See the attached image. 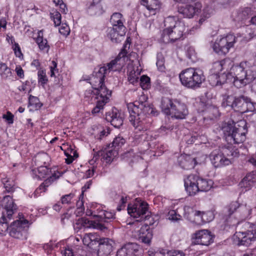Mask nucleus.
Wrapping results in <instances>:
<instances>
[{"label": "nucleus", "instance_id": "nucleus-1", "mask_svg": "<svg viewBox=\"0 0 256 256\" xmlns=\"http://www.w3.org/2000/svg\"><path fill=\"white\" fill-rule=\"evenodd\" d=\"M230 70L228 72H223L220 76L223 80H218L217 84H224L226 80L232 82L234 85L238 88H242L250 84L255 78V73L250 68L248 62H241L239 64L233 65L230 62Z\"/></svg>", "mask_w": 256, "mask_h": 256}, {"label": "nucleus", "instance_id": "nucleus-2", "mask_svg": "<svg viewBox=\"0 0 256 256\" xmlns=\"http://www.w3.org/2000/svg\"><path fill=\"white\" fill-rule=\"evenodd\" d=\"M147 99V96L142 92L137 100L127 104L129 120L139 131H146L150 128V122L146 120L145 115L150 111L152 112L153 108L148 105Z\"/></svg>", "mask_w": 256, "mask_h": 256}, {"label": "nucleus", "instance_id": "nucleus-3", "mask_svg": "<svg viewBox=\"0 0 256 256\" xmlns=\"http://www.w3.org/2000/svg\"><path fill=\"white\" fill-rule=\"evenodd\" d=\"M164 24L165 28L162 32L161 40L164 43L174 42L180 39L185 34L184 22L176 16L166 18Z\"/></svg>", "mask_w": 256, "mask_h": 256}, {"label": "nucleus", "instance_id": "nucleus-4", "mask_svg": "<svg viewBox=\"0 0 256 256\" xmlns=\"http://www.w3.org/2000/svg\"><path fill=\"white\" fill-rule=\"evenodd\" d=\"M179 78L182 86L192 90L200 88L206 79L202 70L192 68L182 70L179 74Z\"/></svg>", "mask_w": 256, "mask_h": 256}, {"label": "nucleus", "instance_id": "nucleus-5", "mask_svg": "<svg viewBox=\"0 0 256 256\" xmlns=\"http://www.w3.org/2000/svg\"><path fill=\"white\" fill-rule=\"evenodd\" d=\"M162 112L166 115L171 116L176 119H184L188 114L186 105L176 100L163 98L161 102Z\"/></svg>", "mask_w": 256, "mask_h": 256}, {"label": "nucleus", "instance_id": "nucleus-6", "mask_svg": "<svg viewBox=\"0 0 256 256\" xmlns=\"http://www.w3.org/2000/svg\"><path fill=\"white\" fill-rule=\"evenodd\" d=\"M106 74V70L104 67H100L98 71H94L90 79V84L94 91L90 90L85 92L86 98L94 96L95 94H104L107 92H111L104 84V80Z\"/></svg>", "mask_w": 256, "mask_h": 256}, {"label": "nucleus", "instance_id": "nucleus-7", "mask_svg": "<svg viewBox=\"0 0 256 256\" xmlns=\"http://www.w3.org/2000/svg\"><path fill=\"white\" fill-rule=\"evenodd\" d=\"M222 104L224 106H230L241 113L256 110V102L244 96L238 97L228 96L224 100Z\"/></svg>", "mask_w": 256, "mask_h": 256}, {"label": "nucleus", "instance_id": "nucleus-8", "mask_svg": "<svg viewBox=\"0 0 256 256\" xmlns=\"http://www.w3.org/2000/svg\"><path fill=\"white\" fill-rule=\"evenodd\" d=\"M210 9L206 8L202 10V4L200 2L186 4L178 8V12L184 18H191L201 13L199 23L202 24L210 17Z\"/></svg>", "mask_w": 256, "mask_h": 256}, {"label": "nucleus", "instance_id": "nucleus-9", "mask_svg": "<svg viewBox=\"0 0 256 256\" xmlns=\"http://www.w3.org/2000/svg\"><path fill=\"white\" fill-rule=\"evenodd\" d=\"M238 155V150L234 148H224L222 152L214 150L210 154V159L213 166L216 168L228 165L230 160L228 157H236Z\"/></svg>", "mask_w": 256, "mask_h": 256}, {"label": "nucleus", "instance_id": "nucleus-10", "mask_svg": "<svg viewBox=\"0 0 256 256\" xmlns=\"http://www.w3.org/2000/svg\"><path fill=\"white\" fill-rule=\"evenodd\" d=\"M243 226L245 229H250L246 231L236 232L233 236L234 242L238 246H248L256 240V230L250 222H244Z\"/></svg>", "mask_w": 256, "mask_h": 256}, {"label": "nucleus", "instance_id": "nucleus-11", "mask_svg": "<svg viewBox=\"0 0 256 256\" xmlns=\"http://www.w3.org/2000/svg\"><path fill=\"white\" fill-rule=\"evenodd\" d=\"M236 36L232 34L218 36L212 45L214 50L219 55H226L234 46Z\"/></svg>", "mask_w": 256, "mask_h": 256}, {"label": "nucleus", "instance_id": "nucleus-12", "mask_svg": "<svg viewBox=\"0 0 256 256\" xmlns=\"http://www.w3.org/2000/svg\"><path fill=\"white\" fill-rule=\"evenodd\" d=\"M128 214L134 218H140V220L146 218L148 216V204L142 200L136 198L133 202L128 204L127 208Z\"/></svg>", "mask_w": 256, "mask_h": 256}, {"label": "nucleus", "instance_id": "nucleus-13", "mask_svg": "<svg viewBox=\"0 0 256 256\" xmlns=\"http://www.w3.org/2000/svg\"><path fill=\"white\" fill-rule=\"evenodd\" d=\"M248 132L247 124L244 120H240L234 124L232 134L230 136V142L239 144L244 142Z\"/></svg>", "mask_w": 256, "mask_h": 256}, {"label": "nucleus", "instance_id": "nucleus-14", "mask_svg": "<svg viewBox=\"0 0 256 256\" xmlns=\"http://www.w3.org/2000/svg\"><path fill=\"white\" fill-rule=\"evenodd\" d=\"M230 64V62L228 60H224L216 62L212 64V68L210 70L212 76L210 78L212 80L213 78L216 79V86L220 85V83L218 84H217L218 80H223V78L220 77L223 72L220 75L219 74L223 70L224 72H228Z\"/></svg>", "mask_w": 256, "mask_h": 256}, {"label": "nucleus", "instance_id": "nucleus-15", "mask_svg": "<svg viewBox=\"0 0 256 256\" xmlns=\"http://www.w3.org/2000/svg\"><path fill=\"white\" fill-rule=\"evenodd\" d=\"M28 220L22 219L14 222L10 227V235L16 238H25Z\"/></svg>", "mask_w": 256, "mask_h": 256}, {"label": "nucleus", "instance_id": "nucleus-16", "mask_svg": "<svg viewBox=\"0 0 256 256\" xmlns=\"http://www.w3.org/2000/svg\"><path fill=\"white\" fill-rule=\"evenodd\" d=\"M126 52L124 50L119 54L114 60H112L109 63H108L106 66H104L106 70V74L111 72L120 71L123 66L125 65L126 59Z\"/></svg>", "mask_w": 256, "mask_h": 256}, {"label": "nucleus", "instance_id": "nucleus-17", "mask_svg": "<svg viewBox=\"0 0 256 256\" xmlns=\"http://www.w3.org/2000/svg\"><path fill=\"white\" fill-rule=\"evenodd\" d=\"M193 242L196 244L208 246L214 242V237L208 230H202L196 231L192 236Z\"/></svg>", "mask_w": 256, "mask_h": 256}, {"label": "nucleus", "instance_id": "nucleus-18", "mask_svg": "<svg viewBox=\"0 0 256 256\" xmlns=\"http://www.w3.org/2000/svg\"><path fill=\"white\" fill-rule=\"evenodd\" d=\"M184 217L190 222L196 225L204 224L203 212L197 210L188 206L184 208Z\"/></svg>", "mask_w": 256, "mask_h": 256}, {"label": "nucleus", "instance_id": "nucleus-19", "mask_svg": "<svg viewBox=\"0 0 256 256\" xmlns=\"http://www.w3.org/2000/svg\"><path fill=\"white\" fill-rule=\"evenodd\" d=\"M200 160L198 158H193L190 155L182 154L178 158V162L180 166L184 170H190L194 168L197 164H200L202 160L205 159V156H201Z\"/></svg>", "mask_w": 256, "mask_h": 256}, {"label": "nucleus", "instance_id": "nucleus-20", "mask_svg": "<svg viewBox=\"0 0 256 256\" xmlns=\"http://www.w3.org/2000/svg\"><path fill=\"white\" fill-rule=\"evenodd\" d=\"M185 190L190 196H195L198 192V176L190 174L184 180Z\"/></svg>", "mask_w": 256, "mask_h": 256}, {"label": "nucleus", "instance_id": "nucleus-21", "mask_svg": "<svg viewBox=\"0 0 256 256\" xmlns=\"http://www.w3.org/2000/svg\"><path fill=\"white\" fill-rule=\"evenodd\" d=\"M62 176V174L58 170H53V173L51 176L46 179L41 184L38 188L34 193V198H37L40 195L41 193L44 192L56 180L58 179Z\"/></svg>", "mask_w": 256, "mask_h": 256}, {"label": "nucleus", "instance_id": "nucleus-22", "mask_svg": "<svg viewBox=\"0 0 256 256\" xmlns=\"http://www.w3.org/2000/svg\"><path fill=\"white\" fill-rule=\"evenodd\" d=\"M114 242L108 238H100L99 241L98 254V256H108L112 250Z\"/></svg>", "mask_w": 256, "mask_h": 256}, {"label": "nucleus", "instance_id": "nucleus-23", "mask_svg": "<svg viewBox=\"0 0 256 256\" xmlns=\"http://www.w3.org/2000/svg\"><path fill=\"white\" fill-rule=\"evenodd\" d=\"M111 96V92H107L104 94H95L94 97L96 99V105L92 109V112L93 114L101 112L104 109L105 104L108 102V100ZM92 98H93L91 96Z\"/></svg>", "mask_w": 256, "mask_h": 256}, {"label": "nucleus", "instance_id": "nucleus-24", "mask_svg": "<svg viewBox=\"0 0 256 256\" xmlns=\"http://www.w3.org/2000/svg\"><path fill=\"white\" fill-rule=\"evenodd\" d=\"M140 246L136 243H129L119 249L116 256H136Z\"/></svg>", "mask_w": 256, "mask_h": 256}, {"label": "nucleus", "instance_id": "nucleus-25", "mask_svg": "<svg viewBox=\"0 0 256 256\" xmlns=\"http://www.w3.org/2000/svg\"><path fill=\"white\" fill-rule=\"evenodd\" d=\"M60 148L67 157L66 158V162L67 164H71L78 156L76 150H74V146L68 143L62 144Z\"/></svg>", "mask_w": 256, "mask_h": 256}, {"label": "nucleus", "instance_id": "nucleus-26", "mask_svg": "<svg viewBox=\"0 0 256 256\" xmlns=\"http://www.w3.org/2000/svg\"><path fill=\"white\" fill-rule=\"evenodd\" d=\"M141 4L144 6L149 12L148 14L144 13L146 17L155 14L160 6V2L158 0H142Z\"/></svg>", "mask_w": 256, "mask_h": 256}, {"label": "nucleus", "instance_id": "nucleus-27", "mask_svg": "<svg viewBox=\"0 0 256 256\" xmlns=\"http://www.w3.org/2000/svg\"><path fill=\"white\" fill-rule=\"evenodd\" d=\"M2 205L4 206L5 210L4 212L8 218L10 220L16 207L12 198L10 196H4L2 200Z\"/></svg>", "mask_w": 256, "mask_h": 256}, {"label": "nucleus", "instance_id": "nucleus-28", "mask_svg": "<svg viewBox=\"0 0 256 256\" xmlns=\"http://www.w3.org/2000/svg\"><path fill=\"white\" fill-rule=\"evenodd\" d=\"M107 37L114 43H118L121 41V38L125 34V30L110 27L107 29Z\"/></svg>", "mask_w": 256, "mask_h": 256}, {"label": "nucleus", "instance_id": "nucleus-29", "mask_svg": "<svg viewBox=\"0 0 256 256\" xmlns=\"http://www.w3.org/2000/svg\"><path fill=\"white\" fill-rule=\"evenodd\" d=\"M106 119L115 128H120L123 124V118L116 110H113L112 113L106 114Z\"/></svg>", "mask_w": 256, "mask_h": 256}, {"label": "nucleus", "instance_id": "nucleus-30", "mask_svg": "<svg viewBox=\"0 0 256 256\" xmlns=\"http://www.w3.org/2000/svg\"><path fill=\"white\" fill-rule=\"evenodd\" d=\"M139 240L146 244H150L152 237V234L148 224L142 226L138 232Z\"/></svg>", "mask_w": 256, "mask_h": 256}, {"label": "nucleus", "instance_id": "nucleus-31", "mask_svg": "<svg viewBox=\"0 0 256 256\" xmlns=\"http://www.w3.org/2000/svg\"><path fill=\"white\" fill-rule=\"evenodd\" d=\"M110 22L112 27L120 30H126V27L124 26L125 19L122 14L120 12L114 13L111 16Z\"/></svg>", "mask_w": 256, "mask_h": 256}, {"label": "nucleus", "instance_id": "nucleus-32", "mask_svg": "<svg viewBox=\"0 0 256 256\" xmlns=\"http://www.w3.org/2000/svg\"><path fill=\"white\" fill-rule=\"evenodd\" d=\"M100 240V236L96 233L86 234L82 238L83 244L90 248L98 244Z\"/></svg>", "mask_w": 256, "mask_h": 256}, {"label": "nucleus", "instance_id": "nucleus-33", "mask_svg": "<svg viewBox=\"0 0 256 256\" xmlns=\"http://www.w3.org/2000/svg\"><path fill=\"white\" fill-rule=\"evenodd\" d=\"M96 214L98 215L99 220L102 222H108V220L114 218V212H108L104 210V207L101 205L97 206V211L96 212Z\"/></svg>", "mask_w": 256, "mask_h": 256}, {"label": "nucleus", "instance_id": "nucleus-34", "mask_svg": "<svg viewBox=\"0 0 256 256\" xmlns=\"http://www.w3.org/2000/svg\"><path fill=\"white\" fill-rule=\"evenodd\" d=\"M43 33L44 31L42 30H38L35 41L41 50L48 52L50 49V46L48 43L47 40L44 38Z\"/></svg>", "mask_w": 256, "mask_h": 256}, {"label": "nucleus", "instance_id": "nucleus-35", "mask_svg": "<svg viewBox=\"0 0 256 256\" xmlns=\"http://www.w3.org/2000/svg\"><path fill=\"white\" fill-rule=\"evenodd\" d=\"M252 212V208L249 206L240 205L239 208L236 212V216L240 220H244L248 218Z\"/></svg>", "mask_w": 256, "mask_h": 256}, {"label": "nucleus", "instance_id": "nucleus-36", "mask_svg": "<svg viewBox=\"0 0 256 256\" xmlns=\"http://www.w3.org/2000/svg\"><path fill=\"white\" fill-rule=\"evenodd\" d=\"M49 170L46 166H40L32 171L31 175L34 178L42 180L48 174Z\"/></svg>", "mask_w": 256, "mask_h": 256}, {"label": "nucleus", "instance_id": "nucleus-37", "mask_svg": "<svg viewBox=\"0 0 256 256\" xmlns=\"http://www.w3.org/2000/svg\"><path fill=\"white\" fill-rule=\"evenodd\" d=\"M198 192H208L211 189L214 184V182L210 179L202 178L198 176Z\"/></svg>", "mask_w": 256, "mask_h": 256}, {"label": "nucleus", "instance_id": "nucleus-38", "mask_svg": "<svg viewBox=\"0 0 256 256\" xmlns=\"http://www.w3.org/2000/svg\"><path fill=\"white\" fill-rule=\"evenodd\" d=\"M234 122L232 120L228 122H224L222 124L220 130L228 140H229L230 136L231 135L232 129L234 128Z\"/></svg>", "mask_w": 256, "mask_h": 256}, {"label": "nucleus", "instance_id": "nucleus-39", "mask_svg": "<svg viewBox=\"0 0 256 256\" xmlns=\"http://www.w3.org/2000/svg\"><path fill=\"white\" fill-rule=\"evenodd\" d=\"M35 80H27L18 86V90L20 92L30 93L35 87Z\"/></svg>", "mask_w": 256, "mask_h": 256}, {"label": "nucleus", "instance_id": "nucleus-40", "mask_svg": "<svg viewBox=\"0 0 256 256\" xmlns=\"http://www.w3.org/2000/svg\"><path fill=\"white\" fill-rule=\"evenodd\" d=\"M76 201V197L74 193H70L62 196L60 198V202L64 205L74 204Z\"/></svg>", "mask_w": 256, "mask_h": 256}, {"label": "nucleus", "instance_id": "nucleus-41", "mask_svg": "<svg viewBox=\"0 0 256 256\" xmlns=\"http://www.w3.org/2000/svg\"><path fill=\"white\" fill-rule=\"evenodd\" d=\"M80 222L84 228H94L103 230L106 227L101 224H97L96 225L92 224V221H90L86 219L82 218Z\"/></svg>", "mask_w": 256, "mask_h": 256}, {"label": "nucleus", "instance_id": "nucleus-42", "mask_svg": "<svg viewBox=\"0 0 256 256\" xmlns=\"http://www.w3.org/2000/svg\"><path fill=\"white\" fill-rule=\"evenodd\" d=\"M102 154L106 162H110L113 160L114 157L117 156L118 152L117 150H109L104 152Z\"/></svg>", "mask_w": 256, "mask_h": 256}, {"label": "nucleus", "instance_id": "nucleus-43", "mask_svg": "<svg viewBox=\"0 0 256 256\" xmlns=\"http://www.w3.org/2000/svg\"><path fill=\"white\" fill-rule=\"evenodd\" d=\"M38 81L39 84L44 87L48 82V78L46 74V71L43 69H40L38 72Z\"/></svg>", "mask_w": 256, "mask_h": 256}, {"label": "nucleus", "instance_id": "nucleus-44", "mask_svg": "<svg viewBox=\"0 0 256 256\" xmlns=\"http://www.w3.org/2000/svg\"><path fill=\"white\" fill-rule=\"evenodd\" d=\"M8 218L4 212H2V216L0 219V235H4L8 230V224L6 220Z\"/></svg>", "mask_w": 256, "mask_h": 256}, {"label": "nucleus", "instance_id": "nucleus-45", "mask_svg": "<svg viewBox=\"0 0 256 256\" xmlns=\"http://www.w3.org/2000/svg\"><path fill=\"white\" fill-rule=\"evenodd\" d=\"M36 160L40 164H42L44 166H46L48 164L50 158V156L46 153H42L38 154L36 157Z\"/></svg>", "mask_w": 256, "mask_h": 256}, {"label": "nucleus", "instance_id": "nucleus-46", "mask_svg": "<svg viewBox=\"0 0 256 256\" xmlns=\"http://www.w3.org/2000/svg\"><path fill=\"white\" fill-rule=\"evenodd\" d=\"M240 204L236 202H231L226 208V212H228L229 216L234 213L236 216V212L238 211L239 208Z\"/></svg>", "mask_w": 256, "mask_h": 256}, {"label": "nucleus", "instance_id": "nucleus-47", "mask_svg": "<svg viewBox=\"0 0 256 256\" xmlns=\"http://www.w3.org/2000/svg\"><path fill=\"white\" fill-rule=\"evenodd\" d=\"M126 143V140L122 136L118 135L116 136L112 143V147L114 149H118Z\"/></svg>", "mask_w": 256, "mask_h": 256}, {"label": "nucleus", "instance_id": "nucleus-48", "mask_svg": "<svg viewBox=\"0 0 256 256\" xmlns=\"http://www.w3.org/2000/svg\"><path fill=\"white\" fill-rule=\"evenodd\" d=\"M0 75L2 78H7L10 76V69L4 63L0 62Z\"/></svg>", "mask_w": 256, "mask_h": 256}, {"label": "nucleus", "instance_id": "nucleus-49", "mask_svg": "<svg viewBox=\"0 0 256 256\" xmlns=\"http://www.w3.org/2000/svg\"><path fill=\"white\" fill-rule=\"evenodd\" d=\"M28 102L29 105L33 106L35 109H38L42 106V104L40 102L38 98L32 95L29 96Z\"/></svg>", "mask_w": 256, "mask_h": 256}, {"label": "nucleus", "instance_id": "nucleus-50", "mask_svg": "<svg viewBox=\"0 0 256 256\" xmlns=\"http://www.w3.org/2000/svg\"><path fill=\"white\" fill-rule=\"evenodd\" d=\"M140 86L142 90H148L150 88V78L146 76H142L140 79Z\"/></svg>", "mask_w": 256, "mask_h": 256}, {"label": "nucleus", "instance_id": "nucleus-51", "mask_svg": "<svg viewBox=\"0 0 256 256\" xmlns=\"http://www.w3.org/2000/svg\"><path fill=\"white\" fill-rule=\"evenodd\" d=\"M50 15L55 26H58L62 24V16L59 12L57 11L54 12L50 14Z\"/></svg>", "mask_w": 256, "mask_h": 256}, {"label": "nucleus", "instance_id": "nucleus-52", "mask_svg": "<svg viewBox=\"0 0 256 256\" xmlns=\"http://www.w3.org/2000/svg\"><path fill=\"white\" fill-rule=\"evenodd\" d=\"M139 74H140L138 72H136L134 70L128 72V81L132 84H134V82H136L138 78Z\"/></svg>", "mask_w": 256, "mask_h": 256}, {"label": "nucleus", "instance_id": "nucleus-53", "mask_svg": "<svg viewBox=\"0 0 256 256\" xmlns=\"http://www.w3.org/2000/svg\"><path fill=\"white\" fill-rule=\"evenodd\" d=\"M249 10L248 8H246L244 10L238 11L237 13L236 20L237 21H242L246 20L247 18Z\"/></svg>", "mask_w": 256, "mask_h": 256}, {"label": "nucleus", "instance_id": "nucleus-54", "mask_svg": "<svg viewBox=\"0 0 256 256\" xmlns=\"http://www.w3.org/2000/svg\"><path fill=\"white\" fill-rule=\"evenodd\" d=\"M12 49L16 57L18 58L20 60H23L24 55L22 52L20 47L18 43L13 44L12 46Z\"/></svg>", "mask_w": 256, "mask_h": 256}, {"label": "nucleus", "instance_id": "nucleus-55", "mask_svg": "<svg viewBox=\"0 0 256 256\" xmlns=\"http://www.w3.org/2000/svg\"><path fill=\"white\" fill-rule=\"evenodd\" d=\"M59 28V32L60 34L67 36L70 32V28L66 23H62Z\"/></svg>", "mask_w": 256, "mask_h": 256}, {"label": "nucleus", "instance_id": "nucleus-56", "mask_svg": "<svg viewBox=\"0 0 256 256\" xmlns=\"http://www.w3.org/2000/svg\"><path fill=\"white\" fill-rule=\"evenodd\" d=\"M246 181L252 183L256 182V174L252 172L247 174L242 179V183H246Z\"/></svg>", "mask_w": 256, "mask_h": 256}, {"label": "nucleus", "instance_id": "nucleus-57", "mask_svg": "<svg viewBox=\"0 0 256 256\" xmlns=\"http://www.w3.org/2000/svg\"><path fill=\"white\" fill-rule=\"evenodd\" d=\"M168 218L172 221H178L180 220L181 216L176 214L174 210H170L168 214Z\"/></svg>", "mask_w": 256, "mask_h": 256}, {"label": "nucleus", "instance_id": "nucleus-58", "mask_svg": "<svg viewBox=\"0 0 256 256\" xmlns=\"http://www.w3.org/2000/svg\"><path fill=\"white\" fill-rule=\"evenodd\" d=\"M214 218V215L212 212H203V219L204 223L208 222Z\"/></svg>", "mask_w": 256, "mask_h": 256}, {"label": "nucleus", "instance_id": "nucleus-59", "mask_svg": "<svg viewBox=\"0 0 256 256\" xmlns=\"http://www.w3.org/2000/svg\"><path fill=\"white\" fill-rule=\"evenodd\" d=\"M50 76L51 77H54L56 73L58 72V69L57 68L56 62L52 60L51 62L50 65Z\"/></svg>", "mask_w": 256, "mask_h": 256}, {"label": "nucleus", "instance_id": "nucleus-60", "mask_svg": "<svg viewBox=\"0 0 256 256\" xmlns=\"http://www.w3.org/2000/svg\"><path fill=\"white\" fill-rule=\"evenodd\" d=\"M2 118L6 120L8 124H12L14 123V114L8 111L6 114H4L2 116Z\"/></svg>", "mask_w": 256, "mask_h": 256}, {"label": "nucleus", "instance_id": "nucleus-61", "mask_svg": "<svg viewBox=\"0 0 256 256\" xmlns=\"http://www.w3.org/2000/svg\"><path fill=\"white\" fill-rule=\"evenodd\" d=\"M166 256H185V254L182 251L180 250H167Z\"/></svg>", "mask_w": 256, "mask_h": 256}, {"label": "nucleus", "instance_id": "nucleus-62", "mask_svg": "<svg viewBox=\"0 0 256 256\" xmlns=\"http://www.w3.org/2000/svg\"><path fill=\"white\" fill-rule=\"evenodd\" d=\"M77 209L76 211V215L81 216L84 211V208L83 206V202L82 201H78L76 202Z\"/></svg>", "mask_w": 256, "mask_h": 256}, {"label": "nucleus", "instance_id": "nucleus-63", "mask_svg": "<svg viewBox=\"0 0 256 256\" xmlns=\"http://www.w3.org/2000/svg\"><path fill=\"white\" fill-rule=\"evenodd\" d=\"M53 2L56 6H60V8L63 12L66 13L67 8L66 5L64 3L62 0H53Z\"/></svg>", "mask_w": 256, "mask_h": 256}, {"label": "nucleus", "instance_id": "nucleus-64", "mask_svg": "<svg viewBox=\"0 0 256 256\" xmlns=\"http://www.w3.org/2000/svg\"><path fill=\"white\" fill-rule=\"evenodd\" d=\"M100 0H93L92 2L89 6V9L96 10L101 8Z\"/></svg>", "mask_w": 256, "mask_h": 256}]
</instances>
